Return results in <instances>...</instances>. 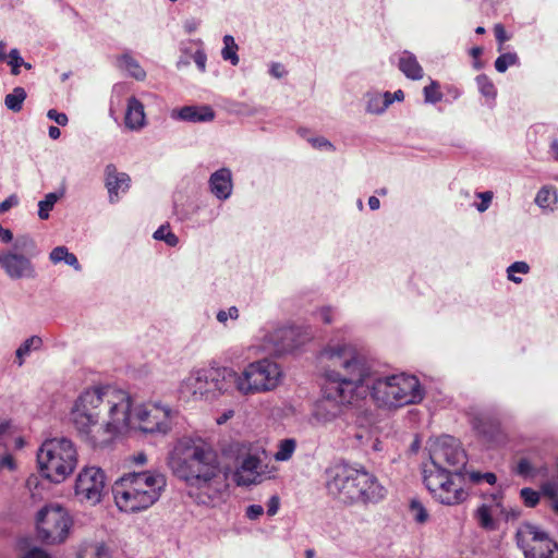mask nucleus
I'll use <instances>...</instances> for the list:
<instances>
[{
    "label": "nucleus",
    "instance_id": "nucleus-50",
    "mask_svg": "<svg viewBox=\"0 0 558 558\" xmlns=\"http://www.w3.org/2000/svg\"><path fill=\"white\" fill-rule=\"evenodd\" d=\"M480 497L483 499H489L493 502V507L498 509V507H501V504L504 502V490L500 488L493 493H481Z\"/></svg>",
    "mask_w": 558,
    "mask_h": 558
},
{
    "label": "nucleus",
    "instance_id": "nucleus-52",
    "mask_svg": "<svg viewBox=\"0 0 558 558\" xmlns=\"http://www.w3.org/2000/svg\"><path fill=\"white\" fill-rule=\"evenodd\" d=\"M315 318L326 325H329L333 320V311L329 306H324L315 312Z\"/></svg>",
    "mask_w": 558,
    "mask_h": 558
},
{
    "label": "nucleus",
    "instance_id": "nucleus-55",
    "mask_svg": "<svg viewBox=\"0 0 558 558\" xmlns=\"http://www.w3.org/2000/svg\"><path fill=\"white\" fill-rule=\"evenodd\" d=\"M47 118L61 126H65L69 122L68 116L64 112H59L56 109L48 110Z\"/></svg>",
    "mask_w": 558,
    "mask_h": 558
},
{
    "label": "nucleus",
    "instance_id": "nucleus-27",
    "mask_svg": "<svg viewBox=\"0 0 558 558\" xmlns=\"http://www.w3.org/2000/svg\"><path fill=\"white\" fill-rule=\"evenodd\" d=\"M118 68L125 70L128 75L136 81H144L146 78V71L138 63V61L133 58L131 52H124L117 58Z\"/></svg>",
    "mask_w": 558,
    "mask_h": 558
},
{
    "label": "nucleus",
    "instance_id": "nucleus-43",
    "mask_svg": "<svg viewBox=\"0 0 558 558\" xmlns=\"http://www.w3.org/2000/svg\"><path fill=\"white\" fill-rule=\"evenodd\" d=\"M529 271H530L529 264L526 262H523V260H518V262L512 263L507 268V277H508V280H510V281H512L514 283H521L522 282V278L515 276V274L526 275V274H529Z\"/></svg>",
    "mask_w": 558,
    "mask_h": 558
},
{
    "label": "nucleus",
    "instance_id": "nucleus-54",
    "mask_svg": "<svg viewBox=\"0 0 558 558\" xmlns=\"http://www.w3.org/2000/svg\"><path fill=\"white\" fill-rule=\"evenodd\" d=\"M308 142L312 144L314 148L335 150V146L332 145V143L325 138L324 136L312 137L308 140Z\"/></svg>",
    "mask_w": 558,
    "mask_h": 558
},
{
    "label": "nucleus",
    "instance_id": "nucleus-14",
    "mask_svg": "<svg viewBox=\"0 0 558 558\" xmlns=\"http://www.w3.org/2000/svg\"><path fill=\"white\" fill-rule=\"evenodd\" d=\"M106 475L100 468L85 466L80 471L74 484L75 496L81 501L96 505L101 501Z\"/></svg>",
    "mask_w": 558,
    "mask_h": 558
},
{
    "label": "nucleus",
    "instance_id": "nucleus-34",
    "mask_svg": "<svg viewBox=\"0 0 558 558\" xmlns=\"http://www.w3.org/2000/svg\"><path fill=\"white\" fill-rule=\"evenodd\" d=\"M223 48L221 50V57L225 61H229L232 65H238L240 59L238 56V45L232 35H225L222 38Z\"/></svg>",
    "mask_w": 558,
    "mask_h": 558
},
{
    "label": "nucleus",
    "instance_id": "nucleus-37",
    "mask_svg": "<svg viewBox=\"0 0 558 558\" xmlns=\"http://www.w3.org/2000/svg\"><path fill=\"white\" fill-rule=\"evenodd\" d=\"M13 252L28 254L31 257L36 255L37 245L34 239L27 234L19 235L13 243Z\"/></svg>",
    "mask_w": 558,
    "mask_h": 558
},
{
    "label": "nucleus",
    "instance_id": "nucleus-46",
    "mask_svg": "<svg viewBox=\"0 0 558 558\" xmlns=\"http://www.w3.org/2000/svg\"><path fill=\"white\" fill-rule=\"evenodd\" d=\"M153 238L158 241H165L169 246H175L179 243L178 236L167 230L166 226H160L153 234Z\"/></svg>",
    "mask_w": 558,
    "mask_h": 558
},
{
    "label": "nucleus",
    "instance_id": "nucleus-10",
    "mask_svg": "<svg viewBox=\"0 0 558 558\" xmlns=\"http://www.w3.org/2000/svg\"><path fill=\"white\" fill-rule=\"evenodd\" d=\"M235 372L226 366L201 368L191 374L187 385L193 396L214 400L234 387Z\"/></svg>",
    "mask_w": 558,
    "mask_h": 558
},
{
    "label": "nucleus",
    "instance_id": "nucleus-19",
    "mask_svg": "<svg viewBox=\"0 0 558 558\" xmlns=\"http://www.w3.org/2000/svg\"><path fill=\"white\" fill-rule=\"evenodd\" d=\"M0 267L12 280L34 279L37 274L31 257L24 254L7 251L0 254Z\"/></svg>",
    "mask_w": 558,
    "mask_h": 558
},
{
    "label": "nucleus",
    "instance_id": "nucleus-35",
    "mask_svg": "<svg viewBox=\"0 0 558 558\" xmlns=\"http://www.w3.org/2000/svg\"><path fill=\"white\" fill-rule=\"evenodd\" d=\"M541 493L549 499L550 509L558 514V484L553 480L545 481L541 484Z\"/></svg>",
    "mask_w": 558,
    "mask_h": 558
},
{
    "label": "nucleus",
    "instance_id": "nucleus-63",
    "mask_svg": "<svg viewBox=\"0 0 558 558\" xmlns=\"http://www.w3.org/2000/svg\"><path fill=\"white\" fill-rule=\"evenodd\" d=\"M0 468L1 469H8L10 471L15 470L16 464H15V461H14L13 457L10 453L3 456L0 459Z\"/></svg>",
    "mask_w": 558,
    "mask_h": 558
},
{
    "label": "nucleus",
    "instance_id": "nucleus-21",
    "mask_svg": "<svg viewBox=\"0 0 558 558\" xmlns=\"http://www.w3.org/2000/svg\"><path fill=\"white\" fill-rule=\"evenodd\" d=\"M209 192L220 202L229 199L233 193V175L228 167L214 171L208 179Z\"/></svg>",
    "mask_w": 558,
    "mask_h": 558
},
{
    "label": "nucleus",
    "instance_id": "nucleus-61",
    "mask_svg": "<svg viewBox=\"0 0 558 558\" xmlns=\"http://www.w3.org/2000/svg\"><path fill=\"white\" fill-rule=\"evenodd\" d=\"M279 507H280L279 497L277 495L271 496L267 502V514L269 517L275 515L278 512Z\"/></svg>",
    "mask_w": 558,
    "mask_h": 558
},
{
    "label": "nucleus",
    "instance_id": "nucleus-9",
    "mask_svg": "<svg viewBox=\"0 0 558 558\" xmlns=\"http://www.w3.org/2000/svg\"><path fill=\"white\" fill-rule=\"evenodd\" d=\"M35 523L38 539L48 545H56L65 542L73 520L63 506L51 502L37 511Z\"/></svg>",
    "mask_w": 558,
    "mask_h": 558
},
{
    "label": "nucleus",
    "instance_id": "nucleus-48",
    "mask_svg": "<svg viewBox=\"0 0 558 558\" xmlns=\"http://www.w3.org/2000/svg\"><path fill=\"white\" fill-rule=\"evenodd\" d=\"M410 510L413 512L414 520L417 523H425L428 519V512L425 507L416 499H412L410 502Z\"/></svg>",
    "mask_w": 558,
    "mask_h": 558
},
{
    "label": "nucleus",
    "instance_id": "nucleus-15",
    "mask_svg": "<svg viewBox=\"0 0 558 558\" xmlns=\"http://www.w3.org/2000/svg\"><path fill=\"white\" fill-rule=\"evenodd\" d=\"M170 411L166 408L154 405L135 407L134 427L143 434H167L170 429Z\"/></svg>",
    "mask_w": 558,
    "mask_h": 558
},
{
    "label": "nucleus",
    "instance_id": "nucleus-30",
    "mask_svg": "<svg viewBox=\"0 0 558 558\" xmlns=\"http://www.w3.org/2000/svg\"><path fill=\"white\" fill-rule=\"evenodd\" d=\"M110 550L105 543L87 544L82 547L76 558H110Z\"/></svg>",
    "mask_w": 558,
    "mask_h": 558
},
{
    "label": "nucleus",
    "instance_id": "nucleus-3",
    "mask_svg": "<svg viewBox=\"0 0 558 558\" xmlns=\"http://www.w3.org/2000/svg\"><path fill=\"white\" fill-rule=\"evenodd\" d=\"M166 486V476L157 470L133 471L123 474L112 492L121 511L136 513L156 504Z\"/></svg>",
    "mask_w": 558,
    "mask_h": 558
},
{
    "label": "nucleus",
    "instance_id": "nucleus-57",
    "mask_svg": "<svg viewBox=\"0 0 558 558\" xmlns=\"http://www.w3.org/2000/svg\"><path fill=\"white\" fill-rule=\"evenodd\" d=\"M192 58H193V61L195 62L196 66L198 68V70L204 73L206 71V62H207V56H206L205 51L202 49H198L193 53Z\"/></svg>",
    "mask_w": 558,
    "mask_h": 558
},
{
    "label": "nucleus",
    "instance_id": "nucleus-11",
    "mask_svg": "<svg viewBox=\"0 0 558 558\" xmlns=\"http://www.w3.org/2000/svg\"><path fill=\"white\" fill-rule=\"evenodd\" d=\"M102 397L104 392L100 387L86 389L77 397L70 412V421L74 428L93 447L97 446L92 437V432L93 427L98 424V408L102 402Z\"/></svg>",
    "mask_w": 558,
    "mask_h": 558
},
{
    "label": "nucleus",
    "instance_id": "nucleus-49",
    "mask_svg": "<svg viewBox=\"0 0 558 558\" xmlns=\"http://www.w3.org/2000/svg\"><path fill=\"white\" fill-rule=\"evenodd\" d=\"M498 510H499L500 515L504 517V520L506 522H514L522 514V511L520 508L515 507V508L508 509L504 506V502L501 504V507H498Z\"/></svg>",
    "mask_w": 558,
    "mask_h": 558
},
{
    "label": "nucleus",
    "instance_id": "nucleus-51",
    "mask_svg": "<svg viewBox=\"0 0 558 558\" xmlns=\"http://www.w3.org/2000/svg\"><path fill=\"white\" fill-rule=\"evenodd\" d=\"M216 318L221 324H226L229 318L235 320L239 318V310L236 306H230L227 311L220 310Z\"/></svg>",
    "mask_w": 558,
    "mask_h": 558
},
{
    "label": "nucleus",
    "instance_id": "nucleus-44",
    "mask_svg": "<svg viewBox=\"0 0 558 558\" xmlns=\"http://www.w3.org/2000/svg\"><path fill=\"white\" fill-rule=\"evenodd\" d=\"M439 83L432 81L429 85L423 88L424 100L427 104H437L442 99V94L438 90Z\"/></svg>",
    "mask_w": 558,
    "mask_h": 558
},
{
    "label": "nucleus",
    "instance_id": "nucleus-13",
    "mask_svg": "<svg viewBox=\"0 0 558 558\" xmlns=\"http://www.w3.org/2000/svg\"><path fill=\"white\" fill-rule=\"evenodd\" d=\"M524 537L538 543V547L524 550L526 558H558V543L549 537V534L539 526L524 522L517 531L515 538L519 546L523 547Z\"/></svg>",
    "mask_w": 558,
    "mask_h": 558
},
{
    "label": "nucleus",
    "instance_id": "nucleus-22",
    "mask_svg": "<svg viewBox=\"0 0 558 558\" xmlns=\"http://www.w3.org/2000/svg\"><path fill=\"white\" fill-rule=\"evenodd\" d=\"M215 110L209 105H189L171 111V118L191 123H206L215 119Z\"/></svg>",
    "mask_w": 558,
    "mask_h": 558
},
{
    "label": "nucleus",
    "instance_id": "nucleus-58",
    "mask_svg": "<svg viewBox=\"0 0 558 558\" xmlns=\"http://www.w3.org/2000/svg\"><path fill=\"white\" fill-rule=\"evenodd\" d=\"M494 32H495L496 40L499 44L498 50L500 51L502 49V44L505 41L509 40L510 37L508 36L504 25H501V24H496L494 27Z\"/></svg>",
    "mask_w": 558,
    "mask_h": 558
},
{
    "label": "nucleus",
    "instance_id": "nucleus-25",
    "mask_svg": "<svg viewBox=\"0 0 558 558\" xmlns=\"http://www.w3.org/2000/svg\"><path fill=\"white\" fill-rule=\"evenodd\" d=\"M124 122L130 130H140L145 125L144 106L135 96L128 99Z\"/></svg>",
    "mask_w": 558,
    "mask_h": 558
},
{
    "label": "nucleus",
    "instance_id": "nucleus-42",
    "mask_svg": "<svg viewBox=\"0 0 558 558\" xmlns=\"http://www.w3.org/2000/svg\"><path fill=\"white\" fill-rule=\"evenodd\" d=\"M519 495L523 505L527 508H535L539 504L541 496H543L541 489L536 490L532 487L521 488Z\"/></svg>",
    "mask_w": 558,
    "mask_h": 558
},
{
    "label": "nucleus",
    "instance_id": "nucleus-28",
    "mask_svg": "<svg viewBox=\"0 0 558 558\" xmlns=\"http://www.w3.org/2000/svg\"><path fill=\"white\" fill-rule=\"evenodd\" d=\"M474 519L476 520L478 525L485 531H496L498 529V522L493 517L492 505H480L474 512Z\"/></svg>",
    "mask_w": 558,
    "mask_h": 558
},
{
    "label": "nucleus",
    "instance_id": "nucleus-2",
    "mask_svg": "<svg viewBox=\"0 0 558 558\" xmlns=\"http://www.w3.org/2000/svg\"><path fill=\"white\" fill-rule=\"evenodd\" d=\"M326 488L345 505H376L387 494L373 473L347 462L336 463L326 470Z\"/></svg>",
    "mask_w": 558,
    "mask_h": 558
},
{
    "label": "nucleus",
    "instance_id": "nucleus-23",
    "mask_svg": "<svg viewBox=\"0 0 558 558\" xmlns=\"http://www.w3.org/2000/svg\"><path fill=\"white\" fill-rule=\"evenodd\" d=\"M470 424L475 434L486 441H494L499 433V424L488 414L474 411L469 414Z\"/></svg>",
    "mask_w": 558,
    "mask_h": 558
},
{
    "label": "nucleus",
    "instance_id": "nucleus-12",
    "mask_svg": "<svg viewBox=\"0 0 558 558\" xmlns=\"http://www.w3.org/2000/svg\"><path fill=\"white\" fill-rule=\"evenodd\" d=\"M430 466L435 469H447V466L461 469L462 472L468 464V456L464 449L460 446L458 439L452 436H441L434 449L430 451Z\"/></svg>",
    "mask_w": 558,
    "mask_h": 558
},
{
    "label": "nucleus",
    "instance_id": "nucleus-1",
    "mask_svg": "<svg viewBox=\"0 0 558 558\" xmlns=\"http://www.w3.org/2000/svg\"><path fill=\"white\" fill-rule=\"evenodd\" d=\"M322 361L339 365L342 373L331 371L326 374L322 398L316 401L313 415L320 423H329L341 415L343 408L355 399L356 383H362L367 374L363 360H355L343 351L340 340H330L319 352Z\"/></svg>",
    "mask_w": 558,
    "mask_h": 558
},
{
    "label": "nucleus",
    "instance_id": "nucleus-47",
    "mask_svg": "<svg viewBox=\"0 0 558 558\" xmlns=\"http://www.w3.org/2000/svg\"><path fill=\"white\" fill-rule=\"evenodd\" d=\"M7 58H9L8 64L11 66V74L19 75L20 68L24 64V59L22 58L19 49H11Z\"/></svg>",
    "mask_w": 558,
    "mask_h": 558
},
{
    "label": "nucleus",
    "instance_id": "nucleus-29",
    "mask_svg": "<svg viewBox=\"0 0 558 558\" xmlns=\"http://www.w3.org/2000/svg\"><path fill=\"white\" fill-rule=\"evenodd\" d=\"M497 481H498V477L496 475V473L494 472H490V471H487V472H482V471H474V470H466V466L464 468V471H463V485H465L466 483H470L472 485H480L482 483H487L488 485L490 486H494L497 484Z\"/></svg>",
    "mask_w": 558,
    "mask_h": 558
},
{
    "label": "nucleus",
    "instance_id": "nucleus-38",
    "mask_svg": "<svg viewBox=\"0 0 558 558\" xmlns=\"http://www.w3.org/2000/svg\"><path fill=\"white\" fill-rule=\"evenodd\" d=\"M514 472L517 475L523 478H527L533 477L536 474L547 473V466L544 465L538 471H535L534 466L527 458H521L515 465Z\"/></svg>",
    "mask_w": 558,
    "mask_h": 558
},
{
    "label": "nucleus",
    "instance_id": "nucleus-8",
    "mask_svg": "<svg viewBox=\"0 0 558 558\" xmlns=\"http://www.w3.org/2000/svg\"><path fill=\"white\" fill-rule=\"evenodd\" d=\"M280 378L279 365L269 359H263L250 363L241 375L235 373L234 387L242 395L266 392L275 389Z\"/></svg>",
    "mask_w": 558,
    "mask_h": 558
},
{
    "label": "nucleus",
    "instance_id": "nucleus-17",
    "mask_svg": "<svg viewBox=\"0 0 558 558\" xmlns=\"http://www.w3.org/2000/svg\"><path fill=\"white\" fill-rule=\"evenodd\" d=\"M267 338L278 353H294L300 350L311 337L299 326H284L275 329Z\"/></svg>",
    "mask_w": 558,
    "mask_h": 558
},
{
    "label": "nucleus",
    "instance_id": "nucleus-7",
    "mask_svg": "<svg viewBox=\"0 0 558 558\" xmlns=\"http://www.w3.org/2000/svg\"><path fill=\"white\" fill-rule=\"evenodd\" d=\"M341 342L343 351L350 352V355L355 360H363V363L368 368L362 383H356L355 398H365L369 395L379 408H396L395 391L392 392L390 376H378L375 371L374 361L356 350L351 343L344 340H341Z\"/></svg>",
    "mask_w": 558,
    "mask_h": 558
},
{
    "label": "nucleus",
    "instance_id": "nucleus-5",
    "mask_svg": "<svg viewBox=\"0 0 558 558\" xmlns=\"http://www.w3.org/2000/svg\"><path fill=\"white\" fill-rule=\"evenodd\" d=\"M39 474L51 483L63 482L76 468L77 451L71 439H46L37 451Z\"/></svg>",
    "mask_w": 558,
    "mask_h": 558
},
{
    "label": "nucleus",
    "instance_id": "nucleus-36",
    "mask_svg": "<svg viewBox=\"0 0 558 558\" xmlns=\"http://www.w3.org/2000/svg\"><path fill=\"white\" fill-rule=\"evenodd\" d=\"M62 193L50 192L38 203V217L41 220H47L50 211L53 209L56 203L61 198Z\"/></svg>",
    "mask_w": 558,
    "mask_h": 558
},
{
    "label": "nucleus",
    "instance_id": "nucleus-60",
    "mask_svg": "<svg viewBox=\"0 0 558 558\" xmlns=\"http://www.w3.org/2000/svg\"><path fill=\"white\" fill-rule=\"evenodd\" d=\"M263 513L264 508L260 505H250L245 511V515L250 520H257Z\"/></svg>",
    "mask_w": 558,
    "mask_h": 558
},
{
    "label": "nucleus",
    "instance_id": "nucleus-31",
    "mask_svg": "<svg viewBox=\"0 0 558 558\" xmlns=\"http://www.w3.org/2000/svg\"><path fill=\"white\" fill-rule=\"evenodd\" d=\"M43 345V340L38 336H32L24 340L15 351L16 363L19 366L24 364V357L27 356L32 350H38Z\"/></svg>",
    "mask_w": 558,
    "mask_h": 558
},
{
    "label": "nucleus",
    "instance_id": "nucleus-20",
    "mask_svg": "<svg viewBox=\"0 0 558 558\" xmlns=\"http://www.w3.org/2000/svg\"><path fill=\"white\" fill-rule=\"evenodd\" d=\"M105 186L108 191L110 204H116L120 199V193H126L131 185V178L126 172L118 171L116 165L108 163L104 171Z\"/></svg>",
    "mask_w": 558,
    "mask_h": 558
},
{
    "label": "nucleus",
    "instance_id": "nucleus-40",
    "mask_svg": "<svg viewBox=\"0 0 558 558\" xmlns=\"http://www.w3.org/2000/svg\"><path fill=\"white\" fill-rule=\"evenodd\" d=\"M296 447V441L293 438H286L279 442L278 450L275 453V459L277 461H287L289 460Z\"/></svg>",
    "mask_w": 558,
    "mask_h": 558
},
{
    "label": "nucleus",
    "instance_id": "nucleus-33",
    "mask_svg": "<svg viewBox=\"0 0 558 558\" xmlns=\"http://www.w3.org/2000/svg\"><path fill=\"white\" fill-rule=\"evenodd\" d=\"M26 97L27 94L23 87H14L12 93L5 96L4 105L9 110L13 112H20L23 108V102L26 99Z\"/></svg>",
    "mask_w": 558,
    "mask_h": 558
},
{
    "label": "nucleus",
    "instance_id": "nucleus-45",
    "mask_svg": "<svg viewBox=\"0 0 558 558\" xmlns=\"http://www.w3.org/2000/svg\"><path fill=\"white\" fill-rule=\"evenodd\" d=\"M384 100L380 94L378 93H368L367 94V104L366 111L369 113L380 114L385 112L384 109Z\"/></svg>",
    "mask_w": 558,
    "mask_h": 558
},
{
    "label": "nucleus",
    "instance_id": "nucleus-26",
    "mask_svg": "<svg viewBox=\"0 0 558 558\" xmlns=\"http://www.w3.org/2000/svg\"><path fill=\"white\" fill-rule=\"evenodd\" d=\"M398 68L408 78L413 81L421 80L424 75L423 68L420 65L416 57L408 50L400 54Z\"/></svg>",
    "mask_w": 558,
    "mask_h": 558
},
{
    "label": "nucleus",
    "instance_id": "nucleus-4",
    "mask_svg": "<svg viewBox=\"0 0 558 558\" xmlns=\"http://www.w3.org/2000/svg\"><path fill=\"white\" fill-rule=\"evenodd\" d=\"M169 465L173 474L190 486L203 488L220 473L216 451L204 446H187L175 449Z\"/></svg>",
    "mask_w": 558,
    "mask_h": 558
},
{
    "label": "nucleus",
    "instance_id": "nucleus-24",
    "mask_svg": "<svg viewBox=\"0 0 558 558\" xmlns=\"http://www.w3.org/2000/svg\"><path fill=\"white\" fill-rule=\"evenodd\" d=\"M260 459L253 454H247L233 473V481L238 486H251L256 483L258 476Z\"/></svg>",
    "mask_w": 558,
    "mask_h": 558
},
{
    "label": "nucleus",
    "instance_id": "nucleus-64",
    "mask_svg": "<svg viewBox=\"0 0 558 558\" xmlns=\"http://www.w3.org/2000/svg\"><path fill=\"white\" fill-rule=\"evenodd\" d=\"M14 236L11 230L4 229L0 226V241L2 243H11L13 241Z\"/></svg>",
    "mask_w": 558,
    "mask_h": 558
},
{
    "label": "nucleus",
    "instance_id": "nucleus-16",
    "mask_svg": "<svg viewBox=\"0 0 558 558\" xmlns=\"http://www.w3.org/2000/svg\"><path fill=\"white\" fill-rule=\"evenodd\" d=\"M392 392L395 391L396 408L420 403L424 398V389L414 375H391Z\"/></svg>",
    "mask_w": 558,
    "mask_h": 558
},
{
    "label": "nucleus",
    "instance_id": "nucleus-56",
    "mask_svg": "<svg viewBox=\"0 0 558 558\" xmlns=\"http://www.w3.org/2000/svg\"><path fill=\"white\" fill-rule=\"evenodd\" d=\"M477 196L481 198V203L476 204V209L480 213H484L489 207L493 198V193L489 191L478 193Z\"/></svg>",
    "mask_w": 558,
    "mask_h": 558
},
{
    "label": "nucleus",
    "instance_id": "nucleus-59",
    "mask_svg": "<svg viewBox=\"0 0 558 558\" xmlns=\"http://www.w3.org/2000/svg\"><path fill=\"white\" fill-rule=\"evenodd\" d=\"M19 204V197L15 194L10 195L0 203V214L9 211L12 207Z\"/></svg>",
    "mask_w": 558,
    "mask_h": 558
},
{
    "label": "nucleus",
    "instance_id": "nucleus-32",
    "mask_svg": "<svg viewBox=\"0 0 558 558\" xmlns=\"http://www.w3.org/2000/svg\"><path fill=\"white\" fill-rule=\"evenodd\" d=\"M475 82L480 94L486 98L487 102H495L497 97V88L493 81L486 74H478Z\"/></svg>",
    "mask_w": 558,
    "mask_h": 558
},
{
    "label": "nucleus",
    "instance_id": "nucleus-53",
    "mask_svg": "<svg viewBox=\"0 0 558 558\" xmlns=\"http://www.w3.org/2000/svg\"><path fill=\"white\" fill-rule=\"evenodd\" d=\"M66 252H68V247L66 246H63V245L57 246V247H54L50 252L49 259L53 264H59V263H62V262L64 263L65 256H66Z\"/></svg>",
    "mask_w": 558,
    "mask_h": 558
},
{
    "label": "nucleus",
    "instance_id": "nucleus-62",
    "mask_svg": "<svg viewBox=\"0 0 558 558\" xmlns=\"http://www.w3.org/2000/svg\"><path fill=\"white\" fill-rule=\"evenodd\" d=\"M64 264L71 266L76 271L82 270V266H81L76 255L71 253L69 250L66 252Z\"/></svg>",
    "mask_w": 558,
    "mask_h": 558
},
{
    "label": "nucleus",
    "instance_id": "nucleus-41",
    "mask_svg": "<svg viewBox=\"0 0 558 558\" xmlns=\"http://www.w3.org/2000/svg\"><path fill=\"white\" fill-rule=\"evenodd\" d=\"M557 202V194L548 186H543L536 194L535 203L543 209L550 208Z\"/></svg>",
    "mask_w": 558,
    "mask_h": 558
},
{
    "label": "nucleus",
    "instance_id": "nucleus-18",
    "mask_svg": "<svg viewBox=\"0 0 558 558\" xmlns=\"http://www.w3.org/2000/svg\"><path fill=\"white\" fill-rule=\"evenodd\" d=\"M110 420L106 424L107 432L123 434L134 427L135 408L130 396H124L120 402L113 403L109 409Z\"/></svg>",
    "mask_w": 558,
    "mask_h": 558
},
{
    "label": "nucleus",
    "instance_id": "nucleus-6",
    "mask_svg": "<svg viewBox=\"0 0 558 558\" xmlns=\"http://www.w3.org/2000/svg\"><path fill=\"white\" fill-rule=\"evenodd\" d=\"M422 475L425 487L439 504L454 506L468 498V493L463 489L461 469H435L425 465Z\"/></svg>",
    "mask_w": 558,
    "mask_h": 558
},
{
    "label": "nucleus",
    "instance_id": "nucleus-39",
    "mask_svg": "<svg viewBox=\"0 0 558 558\" xmlns=\"http://www.w3.org/2000/svg\"><path fill=\"white\" fill-rule=\"evenodd\" d=\"M494 65L497 72L505 73L509 66H519L520 59L517 52H505L497 57Z\"/></svg>",
    "mask_w": 558,
    "mask_h": 558
}]
</instances>
